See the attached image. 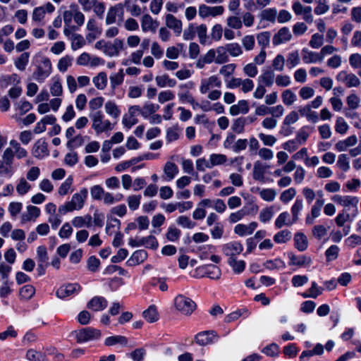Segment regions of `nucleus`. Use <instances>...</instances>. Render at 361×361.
<instances>
[{"label": "nucleus", "instance_id": "nucleus-1", "mask_svg": "<svg viewBox=\"0 0 361 361\" xmlns=\"http://www.w3.org/2000/svg\"><path fill=\"white\" fill-rule=\"evenodd\" d=\"M88 195L87 188L81 189L78 192L75 193L70 201L66 202L64 204L59 207V212L65 214L74 210L81 209L85 202Z\"/></svg>", "mask_w": 361, "mask_h": 361}, {"label": "nucleus", "instance_id": "nucleus-2", "mask_svg": "<svg viewBox=\"0 0 361 361\" xmlns=\"http://www.w3.org/2000/svg\"><path fill=\"white\" fill-rule=\"evenodd\" d=\"M174 307L181 314L190 316L195 310L197 305L190 298L179 294L174 298Z\"/></svg>", "mask_w": 361, "mask_h": 361}, {"label": "nucleus", "instance_id": "nucleus-3", "mask_svg": "<svg viewBox=\"0 0 361 361\" xmlns=\"http://www.w3.org/2000/svg\"><path fill=\"white\" fill-rule=\"evenodd\" d=\"M90 117L92 121V128L97 133L111 130L113 125L109 120H104V116L100 111L91 113Z\"/></svg>", "mask_w": 361, "mask_h": 361}, {"label": "nucleus", "instance_id": "nucleus-4", "mask_svg": "<svg viewBox=\"0 0 361 361\" xmlns=\"http://www.w3.org/2000/svg\"><path fill=\"white\" fill-rule=\"evenodd\" d=\"M75 333L78 343L98 340L102 336L100 330L90 327L82 329Z\"/></svg>", "mask_w": 361, "mask_h": 361}, {"label": "nucleus", "instance_id": "nucleus-5", "mask_svg": "<svg viewBox=\"0 0 361 361\" xmlns=\"http://www.w3.org/2000/svg\"><path fill=\"white\" fill-rule=\"evenodd\" d=\"M219 336L214 330L203 331L195 336L194 341L200 346H206L215 343Z\"/></svg>", "mask_w": 361, "mask_h": 361}, {"label": "nucleus", "instance_id": "nucleus-6", "mask_svg": "<svg viewBox=\"0 0 361 361\" xmlns=\"http://www.w3.org/2000/svg\"><path fill=\"white\" fill-rule=\"evenodd\" d=\"M336 80L343 83L347 87H357L360 85V80L358 77L352 73H348L345 71H341L336 75Z\"/></svg>", "mask_w": 361, "mask_h": 361}, {"label": "nucleus", "instance_id": "nucleus-7", "mask_svg": "<svg viewBox=\"0 0 361 361\" xmlns=\"http://www.w3.org/2000/svg\"><path fill=\"white\" fill-rule=\"evenodd\" d=\"M51 72V63L49 59L42 61V66H38L37 71L33 73V78L39 82H42Z\"/></svg>", "mask_w": 361, "mask_h": 361}, {"label": "nucleus", "instance_id": "nucleus-8", "mask_svg": "<svg viewBox=\"0 0 361 361\" xmlns=\"http://www.w3.org/2000/svg\"><path fill=\"white\" fill-rule=\"evenodd\" d=\"M196 271L201 274V276H207L213 280H218L221 278V269L215 265H207L197 268Z\"/></svg>", "mask_w": 361, "mask_h": 361}, {"label": "nucleus", "instance_id": "nucleus-9", "mask_svg": "<svg viewBox=\"0 0 361 361\" xmlns=\"http://www.w3.org/2000/svg\"><path fill=\"white\" fill-rule=\"evenodd\" d=\"M224 11V8L222 6L210 7L205 4H201L198 10L199 15L202 18H205L208 16L215 17L220 16L223 14Z\"/></svg>", "mask_w": 361, "mask_h": 361}, {"label": "nucleus", "instance_id": "nucleus-10", "mask_svg": "<svg viewBox=\"0 0 361 361\" xmlns=\"http://www.w3.org/2000/svg\"><path fill=\"white\" fill-rule=\"evenodd\" d=\"M48 144L44 139H39L32 147V154L37 159H43L49 155Z\"/></svg>", "mask_w": 361, "mask_h": 361}, {"label": "nucleus", "instance_id": "nucleus-11", "mask_svg": "<svg viewBox=\"0 0 361 361\" xmlns=\"http://www.w3.org/2000/svg\"><path fill=\"white\" fill-rule=\"evenodd\" d=\"M81 289L78 283H68L61 286L56 290V296L61 299L71 296L75 293H78Z\"/></svg>", "mask_w": 361, "mask_h": 361}, {"label": "nucleus", "instance_id": "nucleus-12", "mask_svg": "<svg viewBox=\"0 0 361 361\" xmlns=\"http://www.w3.org/2000/svg\"><path fill=\"white\" fill-rule=\"evenodd\" d=\"M223 252L229 258H235V255L240 254L243 250V245L239 242H230L223 246Z\"/></svg>", "mask_w": 361, "mask_h": 361}, {"label": "nucleus", "instance_id": "nucleus-13", "mask_svg": "<svg viewBox=\"0 0 361 361\" xmlns=\"http://www.w3.org/2000/svg\"><path fill=\"white\" fill-rule=\"evenodd\" d=\"M221 86V82L219 78L216 75H212L207 79L202 80L200 91L202 94H205L210 88L214 87H220Z\"/></svg>", "mask_w": 361, "mask_h": 361}, {"label": "nucleus", "instance_id": "nucleus-14", "mask_svg": "<svg viewBox=\"0 0 361 361\" xmlns=\"http://www.w3.org/2000/svg\"><path fill=\"white\" fill-rule=\"evenodd\" d=\"M159 26V23L157 20H154L149 14H145L141 19V27L143 32H155Z\"/></svg>", "mask_w": 361, "mask_h": 361}, {"label": "nucleus", "instance_id": "nucleus-15", "mask_svg": "<svg viewBox=\"0 0 361 361\" xmlns=\"http://www.w3.org/2000/svg\"><path fill=\"white\" fill-rule=\"evenodd\" d=\"M123 42L121 39H116L112 43L107 42L104 49V54L114 56L119 54L120 51L123 49Z\"/></svg>", "mask_w": 361, "mask_h": 361}, {"label": "nucleus", "instance_id": "nucleus-16", "mask_svg": "<svg viewBox=\"0 0 361 361\" xmlns=\"http://www.w3.org/2000/svg\"><path fill=\"white\" fill-rule=\"evenodd\" d=\"M108 302L106 300L101 296H95L92 298L87 304V307L93 311H102L107 307Z\"/></svg>", "mask_w": 361, "mask_h": 361}, {"label": "nucleus", "instance_id": "nucleus-17", "mask_svg": "<svg viewBox=\"0 0 361 361\" xmlns=\"http://www.w3.org/2000/svg\"><path fill=\"white\" fill-rule=\"evenodd\" d=\"M332 200L339 204L345 207H348L350 205L357 207V203L359 202V200L357 197H353V196H341L338 195H336L332 197Z\"/></svg>", "mask_w": 361, "mask_h": 361}, {"label": "nucleus", "instance_id": "nucleus-18", "mask_svg": "<svg viewBox=\"0 0 361 361\" xmlns=\"http://www.w3.org/2000/svg\"><path fill=\"white\" fill-rule=\"evenodd\" d=\"M292 35L290 30L286 27L281 28L278 32L273 37L272 42L274 45L288 42L291 39Z\"/></svg>", "mask_w": 361, "mask_h": 361}, {"label": "nucleus", "instance_id": "nucleus-19", "mask_svg": "<svg viewBox=\"0 0 361 361\" xmlns=\"http://www.w3.org/2000/svg\"><path fill=\"white\" fill-rule=\"evenodd\" d=\"M166 25L171 29L176 35L178 36L182 32V22L172 14L166 16Z\"/></svg>", "mask_w": 361, "mask_h": 361}, {"label": "nucleus", "instance_id": "nucleus-20", "mask_svg": "<svg viewBox=\"0 0 361 361\" xmlns=\"http://www.w3.org/2000/svg\"><path fill=\"white\" fill-rule=\"evenodd\" d=\"M257 224L255 221L251 222L249 225L238 224L234 228V232L240 236L250 235L256 229Z\"/></svg>", "mask_w": 361, "mask_h": 361}, {"label": "nucleus", "instance_id": "nucleus-21", "mask_svg": "<svg viewBox=\"0 0 361 361\" xmlns=\"http://www.w3.org/2000/svg\"><path fill=\"white\" fill-rule=\"evenodd\" d=\"M249 111L248 102L246 100H240L238 104L232 105L229 109V113L232 116L239 114H245Z\"/></svg>", "mask_w": 361, "mask_h": 361}, {"label": "nucleus", "instance_id": "nucleus-22", "mask_svg": "<svg viewBox=\"0 0 361 361\" xmlns=\"http://www.w3.org/2000/svg\"><path fill=\"white\" fill-rule=\"evenodd\" d=\"M290 264L298 267H307L312 263V259L309 256L299 255L290 254L289 255Z\"/></svg>", "mask_w": 361, "mask_h": 361}, {"label": "nucleus", "instance_id": "nucleus-23", "mask_svg": "<svg viewBox=\"0 0 361 361\" xmlns=\"http://www.w3.org/2000/svg\"><path fill=\"white\" fill-rule=\"evenodd\" d=\"M302 57L305 63H312L322 61L319 53L310 51L306 48L302 49Z\"/></svg>", "mask_w": 361, "mask_h": 361}, {"label": "nucleus", "instance_id": "nucleus-24", "mask_svg": "<svg viewBox=\"0 0 361 361\" xmlns=\"http://www.w3.org/2000/svg\"><path fill=\"white\" fill-rule=\"evenodd\" d=\"M215 63L217 64H222L228 61V50L226 46H220L214 49Z\"/></svg>", "mask_w": 361, "mask_h": 361}, {"label": "nucleus", "instance_id": "nucleus-25", "mask_svg": "<svg viewBox=\"0 0 361 361\" xmlns=\"http://www.w3.org/2000/svg\"><path fill=\"white\" fill-rule=\"evenodd\" d=\"M215 62L214 49H209L204 55L201 56L196 62V67L202 69L207 63Z\"/></svg>", "mask_w": 361, "mask_h": 361}, {"label": "nucleus", "instance_id": "nucleus-26", "mask_svg": "<svg viewBox=\"0 0 361 361\" xmlns=\"http://www.w3.org/2000/svg\"><path fill=\"white\" fill-rule=\"evenodd\" d=\"M178 168L173 162L167 161L164 166L165 179L168 181L173 180L178 173Z\"/></svg>", "mask_w": 361, "mask_h": 361}, {"label": "nucleus", "instance_id": "nucleus-27", "mask_svg": "<svg viewBox=\"0 0 361 361\" xmlns=\"http://www.w3.org/2000/svg\"><path fill=\"white\" fill-rule=\"evenodd\" d=\"M119 11H121V14H123V6L121 4L109 8L106 17V23L107 25H111L116 22V16Z\"/></svg>", "mask_w": 361, "mask_h": 361}, {"label": "nucleus", "instance_id": "nucleus-28", "mask_svg": "<svg viewBox=\"0 0 361 361\" xmlns=\"http://www.w3.org/2000/svg\"><path fill=\"white\" fill-rule=\"evenodd\" d=\"M275 73L273 70L267 69L259 76L258 80L267 87H271L274 82Z\"/></svg>", "mask_w": 361, "mask_h": 361}, {"label": "nucleus", "instance_id": "nucleus-29", "mask_svg": "<svg viewBox=\"0 0 361 361\" xmlns=\"http://www.w3.org/2000/svg\"><path fill=\"white\" fill-rule=\"evenodd\" d=\"M155 80L157 86L160 87H173L176 85V80L170 78L169 75L166 74L157 75L155 78Z\"/></svg>", "mask_w": 361, "mask_h": 361}, {"label": "nucleus", "instance_id": "nucleus-30", "mask_svg": "<svg viewBox=\"0 0 361 361\" xmlns=\"http://www.w3.org/2000/svg\"><path fill=\"white\" fill-rule=\"evenodd\" d=\"M116 344L126 346L128 345V338L123 336H112L107 337L104 341L106 346H112Z\"/></svg>", "mask_w": 361, "mask_h": 361}, {"label": "nucleus", "instance_id": "nucleus-31", "mask_svg": "<svg viewBox=\"0 0 361 361\" xmlns=\"http://www.w3.org/2000/svg\"><path fill=\"white\" fill-rule=\"evenodd\" d=\"M302 116H305L308 121L316 123L318 121V116L316 112L311 110V106L309 105L300 107L298 110Z\"/></svg>", "mask_w": 361, "mask_h": 361}, {"label": "nucleus", "instance_id": "nucleus-32", "mask_svg": "<svg viewBox=\"0 0 361 361\" xmlns=\"http://www.w3.org/2000/svg\"><path fill=\"white\" fill-rule=\"evenodd\" d=\"M294 242L295 247L299 251H304L307 248V239L303 233H296L294 236Z\"/></svg>", "mask_w": 361, "mask_h": 361}, {"label": "nucleus", "instance_id": "nucleus-33", "mask_svg": "<svg viewBox=\"0 0 361 361\" xmlns=\"http://www.w3.org/2000/svg\"><path fill=\"white\" fill-rule=\"evenodd\" d=\"M94 86L100 90H104L107 85V75L104 72H100L92 79Z\"/></svg>", "mask_w": 361, "mask_h": 361}, {"label": "nucleus", "instance_id": "nucleus-34", "mask_svg": "<svg viewBox=\"0 0 361 361\" xmlns=\"http://www.w3.org/2000/svg\"><path fill=\"white\" fill-rule=\"evenodd\" d=\"M143 317L149 323L155 322L159 319L157 307L151 305L149 308L142 312Z\"/></svg>", "mask_w": 361, "mask_h": 361}, {"label": "nucleus", "instance_id": "nucleus-35", "mask_svg": "<svg viewBox=\"0 0 361 361\" xmlns=\"http://www.w3.org/2000/svg\"><path fill=\"white\" fill-rule=\"evenodd\" d=\"M289 219V214L286 212H282L279 214V216L277 217V219L275 221V226L277 228H281L283 226H290L293 225L295 222L292 220H288Z\"/></svg>", "mask_w": 361, "mask_h": 361}, {"label": "nucleus", "instance_id": "nucleus-36", "mask_svg": "<svg viewBox=\"0 0 361 361\" xmlns=\"http://www.w3.org/2000/svg\"><path fill=\"white\" fill-rule=\"evenodd\" d=\"M30 54L23 52L14 61L15 66L20 71H24L28 63Z\"/></svg>", "mask_w": 361, "mask_h": 361}, {"label": "nucleus", "instance_id": "nucleus-37", "mask_svg": "<svg viewBox=\"0 0 361 361\" xmlns=\"http://www.w3.org/2000/svg\"><path fill=\"white\" fill-rule=\"evenodd\" d=\"M9 144L14 149L15 155L18 159H23L27 157V151L16 140H11Z\"/></svg>", "mask_w": 361, "mask_h": 361}, {"label": "nucleus", "instance_id": "nucleus-38", "mask_svg": "<svg viewBox=\"0 0 361 361\" xmlns=\"http://www.w3.org/2000/svg\"><path fill=\"white\" fill-rule=\"evenodd\" d=\"M124 73L123 69H121L117 73L111 74L110 76V83L113 90L123 82Z\"/></svg>", "mask_w": 361, "mask_h": 361}, {"label": "nucleus", "instance_id": "nucleus-39", "mask_svg": "<svg viewBox=\"0 0 361 361\" xmlns=\"http://www.w3.org/2000/svg\"><path fill=\"white\" fill-rule=\"evenodd\" d=\"M247 118L243 117H240L235 119L231 126V129L233 131L238 134L243 133L244 132L245 126L246 124Z\"/></svg>", "mask_w": 361, "mask_h": 361}, {"label": "nucleus", "instance_id": "nucleus-40", "mask_svg": "<svg viewBox=\"0 0 361 361\" xmlns=\"http://www.w3.org/2000/svg\"><path fill=\"white\" fill-rule=\"evenodd\" d=\"M322 293V288L319 287L315 282L312 283L311 288L308 290L307 293H303L302 296L304 298H316L318 295Z\"/></svg>", "mask_w": 361, "mask_h": 361}, {"label": "nucleus", "instance_id": "nucleus-41", "mask_svg": "<svg viewBox=\"0 0 361 361\" xmlns=\"http://www.w3.org/2000/svg\"><path fill=\"white\" fill-rule=\"evenodd\" d=\"M264 266L266 269L273 270V269H284L286 264L284 262H283L280 259H275L274 260H267L264 263Z\"/></svg>", "mask_w": 361, "mask_h": 361}, {"label": "nucleus", "instance_id": "nucleus-42", "mask_svg": "<svg viewBox=\"0 0 361 361\" xmlns=\"http://www.w3.org/2000/svg\"><path fill=\"white\" fill-rule=\"evenodd\" d=\"M228 263L236 274H240L243 271L245 267V262L243 260L237 261L236 258H229Z\"/></svg>", "mask_w": 361, "mask_h": 361}, {"label": "nucleus", "instance_id": "nucleus-43", "mask_svg": "<svg viewBox=\"0 0 361 361\" xmlns=\"http://www.w3.org/2000/svg\"><path fill=\"white\" fill-rule=\"evenodd\" d=\"M85 44V40L80 34H73L71 36V48L73 50L80 49Z\"/></svg>", "mask_w": 361, "mask_h": 361}, {"label": "nucleus", "instance_id": "nucleus-44", "mask_svg": "<svg viewBox=\"0 0 361 361\" xmlns=\"http://www.w3.org/2000/svg\"><path fill=\"white\" fill-rule=\"evenodd\" d=\"M265 169L259 162H255L253 169V178L257 180L263 181L264 178Z\"/></svg>", "mask_w": 361, "mask_h": 361}, {"label": "nucleus", "instance_id": "nucleus-45", "mask_svg": "<svg viewBox=\"0 0 361 361\" xmlns=\"http://www.w3.org/2000/svg\"><path fill=\"white\" fill-rule=\"evenodd\" d=\"M271 34L269 32H262L257 35V40L259 45L262 47V49L265 48L269 44Z\"/></svg>", "mask_w": 361, "mask_h": 361}, {"label": "nucleus", "instance_id": "nucleus-46", "mask_svg": "<svg viewBox=\"0 0 361 361\" xmlns=\"http://www.w3.org/2000/svg\"><path fill=\"white\" fill-rule=\"evenodd\" d=\"M303 202L302 200L296 199L293 205L291 207L292 219L293 222H296L298 220V215L302 209Z\"/></svg>", "mask_w": 361, "mask_h": 361}, {"label": "nucleus", "instance_id": "nucleus-47", "mask_svg": "<svg viewBox=\"0 0 361 361\" xmlns=\"http://www.w3.org/2000/svg\"><path fill=\"white\" fill-rule=\"evenodd\" d=\"M159 109V106L154 104H145L142 109L140 108V114L144 118H147L155 113Z\"/></svg>", "mask_w": 361, "mask_h": 361}, {"label": "nucleus", "instance_id": "nucleus-48", "mask_svg": "<svg viewBox=\"0 0 361 361\" xmlns=\"http://www.w3.org/2000/svg\"><path fill=\"white\" fill-rule=\"evenodd\" d=\"M257 190H259L261 198L267 202L273 201L276 195V192L274 189L267 188L259 190V188H257Z\"/></svg>", "mask_w": 361, "mask_h": 361}, {"label": "nucleus", "instance_id": "nucleus-49", "mask_svg": "<svg viewBox=\"0 0 361 361\" xmlns=\"http://www.w3.org/2000/svg\"><path fill=\"white\" fill-rule=\"evenodd\" d=\"M106 112L114 118H118L120 115V110L115 102L109 101L105 104Z\"/></svg>", "mask_w": 361, "mask_h": 361}, {"label": "nucleus", "instance_id": "nucleus-50", "mask_svg": "<svg viewBox=\"0 0 361 361\" xmlns=\"http://www.w3.org/2000/svg\"><path fill=\"white\" fill-rule=\"evenodd\" d=\"M282 101L287 106L292 105L296 100V95L290 90H286L281 94Z\"/></svg>", "mask_w": 361, "mask_h": 361}, {"label": "nucleus", "instance_id": "nucleus-51", "mask_svg": "<svg viewBox=\"0 0 361 361\" xmlns=\"http://www.w3.org/2000/svg\"><path fill=\"white\" fill-rule=\"evenodd\" d=\"M291 238L290 232L288 230H283L274 236V240L277 243H285Z\"/></svg>", "mask_w": 361, "mask_h": 361}, {"label": "nucleus", "instance_id": "nucleus-52", "mask_svg": "<svg viewBox=\"0 0 361 361\" xmlns=\"http://www.w3.org/2000/svg\"><path fill=\"white\" fill-rule=\"evenodd\" d=\"M30 188V184L24 178H21L16 185V191L20 195L26 194Z\"/></svg>", "mask_w": 361, "mask_h": 361}, {"label": "nucleus", "instance_id": "nucleus-53", "mask_svg": "<svg viewBox=\"0 0 361 361\" xmlns=\"http://www.w3.org/2000/svg\"><path fill=\"white\" fill-rule=\"evenodd\" d=\"M324 43L323 35L315 33L314 34L311 39L309 42L310 46L313 49H318L322 46Z\"/></svg>", "mask_w": 361, "mask_h": 361}, {"label": "nucleus", "instance_id": "nucleus-54", "mask_svg": "<svg viewBox=\"0 0 361 361\" xmlns=\"http://www.w3.org/2000/svg\"><path fill=\"white\" fill-rule=\"evenodd\" d=\"M35 293V288L32 285H25L20 290V295L23 298L30 299Z\"/></svg>", "mask_w": 361, "mask_h": 361}, {"label": "nucleus", "instance_id": "nucleus-55", "mask_svg": "<svg viewBox=\"0 0 361 361\" xmlns=\"http://www.w3.org/2000/svg\"><path fill=\"white\" fill-rule=\"evenodd\" d=\"M262 352L270 357H276L279 355V347L277 344L273 343L269 345L264 347Z\"/></svg>", "mask_w": 361, "mask_h": 361}, {"label": "nucleus", "instance_id": "nucleus-56", "mask_svg": "<svg viewBox=\"0 0 361 361\" xmlns=\"http://www.w3.org/2000/svg\"><path fill=\"white\" fill-rule=\"evenodd\" d=\"M142 246H145L147 248L156 249L158 246V243L155 237L152 235L147 236L146 238H141Z\"/></svg>", "mask_w": 361, "mask_h": 361}, {"label": "nucleus", "instance_id": "nucleus-57", "mask_svg": "<svg viewBox=\"0 0 361 361\" xmlns=\"http://www.w3.org/2000/svg\"><path fill=\"white\" fill-rule=\"evenodd\" d=\"M73 58L71 56L66 55L61 58L58 63V68L61 72H65L68 68L71 65Z\"/></svg>", "mask_w": 361, "mask_h": 361}, {"label": "nucleus", "instance_id": "nucleus-58", "mask_svg": "<svg viewBox=\"0 0 361 361\" xmlns=\"http://www.w3.org/2000/svg\"><path fill=\"white\" fill-rule=\"evenodd\" d=\"M50 92L54 97H59L63 94V87L59 79L54 80L50 86Z\"/></svg>", "mask_w": 361, "mask_h": 361}, {"label": "nucleus", "instance_id": "nucleus-59", "mask_svg": "<svg viewBox=\"0 0 361 361\" xmlns=\"http://www.w3.org/2000/svg\"><path fill=\"white\" fill-rule=\"evenodd\" d=\"M348 129V125L342 117H338L336 121L335 130L340 134H344Z\"/></svg>", "mask_w": 361, "mask_h": 361}, {"label": "nucleus", "instance_id": "nucleus-60", "mask_svg": "<svg viewBox=\"0 0 361 361\" xmlns=\"http://www.w3.org/2000/svg\"><path fill=\"white\" fill-rule=\"evenodd\" d=\"M226 46L228 53L232 56H238L243 53L241 47L238 43L227 44Z\"/></svg>", "mask_w": 361, "mask_h": 361}, {"label": "nucleus", "instance_id": "nucleus-61", "mask_svg": "<svg viewBox=\"0 0 361 361\" xmlns=\"http://www.w3.org/2000/svg\"><path fill=\"white\" fill-rule=\"evenodd\" d=\"M140 200H141L140 195H132L128 196L127 198V202H128L129 208L131 210L137 209L139 207V205L140 204Z\"/></svg>", "mask_w": 361, "mask_h": 361}, {"label": "nucleus", "instance_id": "nucleus-62", "mask_svg": "<svg viewBox=\"0 0 361 361\" xmlns=\"http://www.w3.org/2000/svg\"><path fill=\"white\" fill-rule=\"evenodd\" d=\"M352 221L350 215L343 210L341 213H339L335 219L336 224L338 226L342 227L345 222Z\"/></svg>", "mask_w": 361, "mask_h": 361}, {"label": "nucleus", "instance_id": "nucleus-63", "mask_svg": "<svg viewBox=\"0 0 361 361\" xmlns=\"http://www.w3.org/2000/svg\"><path fill=\"white\" fill-rule=\"evenodd\" d=\"M300 63V57L298 51L290 53L287 57V65L289 68L296 66Z\"/></svg>", "mask_w": 361, "mask_h": 361}, {"label": "nucleus", "instance_id": "nucleus-64", "mask_svg": "<svg viewBox=\"0 0 361 361\" xmlns=\"http://www.w3.org/2000/svg\"><path fill=\"white\" fill-rule=\"evenodd\" d=\"M26 357L30 361H44V356L39 352L29 350L26 353Z\"/></svg>", "mask_w": 361, "mask_h": 361}]
</instances>
